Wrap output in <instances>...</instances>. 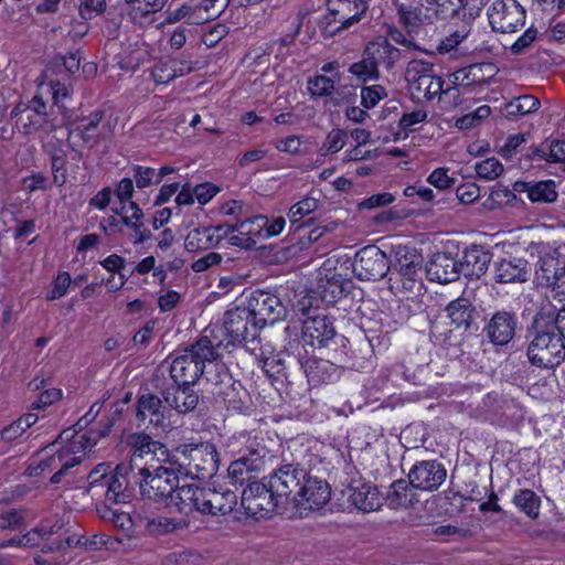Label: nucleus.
Masks as SVG:
<instances>
[{
	"label": "nucleus",
	"mask_w": 565,
	"mask_h": 565,
	"mask_svg": "<svg viewBox=\"0 0 565 565\" xmlns=\"http://www.w3.org/2000/svg\"><path fill=\"white\" fill-rule=\"evenodd\" d=\"M113 425L114 419H107L98 429L90 428L87 431L65 429L44 449L36 465L29 466L25 473L29 477H38L56 470L51 477V482L58 483L70 468L81 462L86 451H90L102 437L109 434Z\"/></svg>",
	"instance_id": "f257e3e1"
},
{
	"label": "nucleus",
	"mask_w": 565,
	"mask_h": 565,
	"mask_svg": "<svg viewBox=\"0 0 565 565\" xmlns=\"http://www.w3.org/2000/svg\"><path fill=\"white\" fill-rule=\"evenodd\" d=\"M221 344V341L215 344L204 335L182 350L170 367L171 377L178 388H189L196 383L203 374L205 363L214 362L220 358Z\"/></svg>",
	"instance_id": "f03ea898"
},
{
	"label": "nucleus",
	"mask_w": 565,
	"mask_h": 565,
	"mask_svg": "<svg viewBox=\"0 0 565 565\" xmlns=\"http://www.w3.org/2000/svg\"><path fill=\"white\" fill-rule=\"evenodd\" d=\"M180 468L182 465L178 463L177 455L158 465L150 462L149 467L143 468L142 473L134 478L139 484L141 497L153 501L162 500L166 503L183 479Z\"/></svg>",
	"instance_id": "7ed1b4c3"
},
{
	"label": "nucleus",
	"mask_w": 565,
	"mask_h": 565,
	"mask_svg": "<svg viewBox=\"0 0 565 565\" xmlns=\"http://www.w3.org/2000/svg\"><path fill=\"white\" fill-rule=\"evenodd\" d=\"M178 463L182 465L183 479L204 480L213 477L218 468V455L211 443L183 444L175 448Z\"/></svg>",
	"instance_id": "20e7f679"
},
{
	"label": "nucleus",
	"mask_w": 565,
	"mask_h": 565,
	"mask_svg": "<svg viewBox=\"0 0 565 565\" xmlns=\"http://www.w3.org/2000/svg\"><path fill=\"white\" fill-rule=\"evenodd\" d=\"M534 337L527 348V358L534 365L553 369L565 359L564 340L550 327H539L533 322Z\"/></svg>",
	"instance_id": "39448f33"
},
{
	"label": "nucleus",
	"mask_w": 565,
	"mask_h": 565,
	"mask_svg": "<svg viewBox=\"0 0 565 565\" xmlns=\"http://www.w3.org/2000/svg\"><path fill=\"white\" fill-rule=\"evenodd\" d=\"M103 111H94L70 129L67 140L77 158H81L82 153L76 147L83 146L88 149H97L100 146L108 147L111 135L110 126L103 124Z\"/></svg>",
	"instance_id": "423d86ee"
},
{
	"label": "nucleus",
	"mask_w": 565,
	"mask_h": 565,
	"mask_svg": "<svg viewBox=\"0 0 565 565\" xmlns=\"http://www.w3.org/2000/svg\"><path fill=\"white\" fill-rule=\"evenodd\" d=\"M405 77L414 99L430 100L444 93V81L434 74V66L430 63L420 60L411 61Z\"/></svg>",
	"instance_id": "0eeeda50"
},
{
	"label": "nucleus",
	"mask_w": 565,
	"mask_h": 565,
	"mask_svg": "<svg viewBox=\"0 0 565 565\" xmlns=\"http://www.w3.org/2000/svg\"><path fill=\"white\" fill-rule=\"evenodd\" d=\"M129 443L132 454L128 467L132 478L142 473L143 468L149 467L150 462L158 465L173 455L163 444L152 440L148 435H131Z\"/></svg>",
	"instance_id": "6e6552de"
},
{
	"label": "nucleus",
	"mask_w": 565,
	"mask_h": 565,
	"mask_svg": "<svg viewBox=\"0 0 565 565\" xmlns=\"http://www.w3.org/2000/svg\"><path fill=\"white\" fill-rule=\"evenodd\" d=\"M244 303L259 329L282 320L287 312L279 297L264 290L252 291Z\"/></svg>",
	"instance_id": "1a4fd4ad"
},
{
	"label": "nucleus",
	"mask_w": 565,
	"mask_h": 565,
	"mask_svg": "<svg viewBox=\"0 0 565 565\" xmlns=\"http://www.w3.org/2000/svg\"><path fill=\"white\" fill-rule=\"evenodd\" d=\"M353 273L360 280H380L390 270L386 254L375 245L361 248L354 256Z\"/></svg>",
	"instance_id": "9d476101"
},
{
	"label": "nucleus",
	"mask_w": 565,
	"mask_h": 565,
	"mask_svg": "<svg viewBox=\"0 0 565 565\" xmlns=\"http://www.w3.org/2000/svg\"><path fill=\"white\" fill-rule=\"evenodd\" d=\"M493 31L513 33L525 23V10L515 0H495L488 9Z\"/></svg>",
	"instance_id": "9b49d317"
},
{
	"label": "nucleus",
	"mask_w": 565,
	"mask_h": 565,
	"mask_svg": "<svg viewBox=\"0 0 565 565\" xmlns=\"http://www.w3.org/2000/svg\"><path fill=\"white\" fill-rule=\"evenodd\" d=\"M223 327L228 338L225 347L239 344L248 337L254 340L259 329L244 302L224 313Z\"/></svg>",
	"instance_id": "f8f14e48"
},
{
	"label": "nucleus",
	"mask_w": 565,
	"mask_h": 565,
	"mask_svg": "<svg viewBox=\"0 0 565 565\" xmlns=\"http://www.w3.org/2000/svg\"><path fill=\"white\" fill-rule=\"evenodd\" d=\"M333 322L324 315L307 317L302 322L301 339L305 347L328 349L335 345Z\"/></svg>",
	"instance_id": "ddd939ff"
},
{
	"label": "nucleus",
	"mask_w": 565,
	"mask_h": 565,
	"mask_svg": "<svg viewBox=\"0 0 565 565\" xmlns=\"http://www.w3.org/2000/svg\"><path fill=\"white\" fill-rule=\"evenodd\" d=\"M518 327L516 313L511 310H497L484 319L482 332L495 347L507 345L515 335Z\"/></svg>",
	"instance_id": "4468645a"
},
{
	"label": "nucleus",
	"mask_w": 565,
	"mask_h": 565,
	"mask_svg": "<svg viewBox=\"0 0 565 565\" xmlns=\"http://www.w3.org/2000/svg\"><path fill=\"white\" fill-rule=\"evenodd\" d=\"M294 497L292 503L303 511H313L322 508L330 499L329 484L308 475Z\"/></svg>",
	"instance_id": "2eb2a0df"
},
{
	"label": "nucleus",
	"mask_w": 565,
	"mask_h": 565,
	"mask_svg": "<svg viewBox=\"0 0 565 565\" xmlns=\"http://www.w3.org/2000/svg\"><path fill=\"white\" fill-rule=\"evenodd\" d=\"M447 470L437 460L417 461L408 472L409 483L423 491L437 490L446 480Z\"/></svg>",
	"instance_id": "dca6fc26"
},
{
	"label": "nucleus",
	"mask_w": 565,
	"mask_h": 565,
	"mask_svg": "<svg viewBox=\"0 0 565 565\" xmlns=\"http://www.w3.org/2000/svg\"><path fill=\"white\" fill-rule=\"evenodd\" d=\"M308 477L306 469L299 465L287 463L269 476L271 493L279 498H289L291 501L303 480Z\"/></svg>",
	"instance_id": "f3484780"
},
{
	"label": "nucleus",
	"mask_w": 565,
	"mask_h": 565,
	"mask_svg": "<svg viewBox=\"0 0 565 565\" xmlns=\"http://www.w3.org/2000/svg\"><path fill=\"white\" fill-rule=\"evenodd\" d=\"M370 0H329L328 9L333 21L340 23L337 32L345 30L362 20L369 9Z\"/></svg>",
	"instance_id": "a211bd4d"
},
{
	"label": "nucleus",
	"mask_w": 565,
	"mask_h": 565,
	"mask_svg": "<svg viewBox=\"0 0 565 565\" xmlns=\"http://www.w3.org/2000/svg\"><path fill=\"white\" fill-rule=\"evenodd\" d=\"M494 279L499 284L525 282L531 276V265L522 257L508 256L493 264Z\"/></svg>",
	"instance_id": "6ab92c4d"
},
{
	"label": "nucleus",
	"mask_w": 565,
	"mask_h": 565,
	"mask_svg": "<svg viewBox=\"0 0 565 565\" xmlns=\"http://www.w3.org/2000/svg\"><path fill=\"white\" fill-rule=\"evenodd\" d=\"M201 497L200 513L203 514H227L233 511L237 503L236 494L231 490H216L203 488Z\"/></svg>",
	"instance_id": "aec40b11"
},
{
	"label": "nucleus",
	"mask_w": 565,
	"mask_h": 565,
	"mask_svg": "<svg viewBox=\"0 0 565 565\" xmlns=\"http://www.w3.org/2000/svg\"><path fill=\"white\" fill-rule=\"evenodd\" d=\"M202 493L203 488H199L194 484L179 483L166 502V505L170 509H175L185 518L194 511L200 512V505L202 503L200 494Z\"/></svg>",
	"instance_id": "412c9836"
},
{
	"label": "nucleus",
	"mask_w": 565,
	"mask_h": 565,
	"mask_svg": "<svg viewBox=\"0 0 565 565\" xmlns=\"http://www.w3.org/2000/svg\"><path fill=\"white\" fill-rule=\"evenodd\" d=\"M564 267L565 258H562L555 249L543 247L540 250V258L535 268L537 284L551 287Z\"/></svg>",
	"instance_id": "4be33fe9"
},
{
	"label": "nucleus",
	"mask_w": 565,
	"mask_h": 565,
	"mask_svg": "<svg viewBox=\"0 0 565 565\" xmlns=\"http://www.w3.org/2000/svg\"><path fill=\"white\" fill-rule=\"evenodd\" d=\"M426 274L429 280L439 284L455 281L461 275L459 260L449 254H436L426 265Z\"/></svg>",
	"instance_id": "5701e85b"
},
{
	"label": "nucleus",
	"mask_w": 565,
	"mask_h": 565,
	"mask_svg": "<svg viewBox=\"0 0 565 565\" xmlns=\"http://www.w3.org/2000/svg\"><path fill=\"white\" fill-rule=\"evenodd\" d=\"M136 480L132 478L129 467L124 463L116 467L115 473L105 479V497L111 503H127L130 500L129 482Z\"/></svg>",
	"instance_id": "b1692460"
},
{
	"label": "nucleus",
	"mask_w": 565,
	"mask_h": 565,
	"mask_svg": "<svg viewBox=\"0 0 565 565\" xmlns=\"http://www.w3.org/2000/svg\"><path fill=\"white\" fill-rule=\"evenodd\" d=\"M513 190L519 193H526L532 203L550 204L558 198L556 183L553 180L542 181H516Z\"/></svg>",
	"instance_id": "393cba45"
},
{
	"label": "nucleus",
	"mask_w": 565,
	"mask_h": 565,
	"mask_svg": "<svg viewBox=\"0 0 565 565\" xmlns=\"http://www.w3.org/2000/svg\"><path fill=\"white\" fill-rule=\"evenodd\" d=\"M247 450L248 454L242 455L228 467V477L235 483H243L245 481V473L260 470L264 465V447H254V444H252Z\"/></svg>",
	"instance_id": "a878e982"
},
{
	"label": "nucleus",
	"mask_w": 565,
	"mask_h": 565,
	"mask_svg": "<svg viewBox=\"0 0 565 565\" xmlns=\"http://www.w3.org/2000/svg\"><path fill=\"white\" fill-rule=\"evenodd\" d=\"M397 13L399 21L409 31H415L423 24L431 23L435 15H437L434 8H430L423 2L415 1L408 3H398Z\"/></svg>",
	"instance_id": "bb28decb"
},
{
	"label": "nucleus",
	"mask_w": 565,
	"mask_h": 565,
	"mask_svg": "<svg viewBox=\"0 0 565 565\" xmlns=\"http://www.w3.org/2000/svg\"><path fill=\"white\" fill-rule=\"evenodd\" d=\"M491 255L479 245H472L463 253L459 260L460 271L469 278H480L488 270Z\"/></svg>",
	"instance_id": "cd10ccee"
},
{
	"label": "nucleus",
	"mask_w": 565,
	"mask_h": 565,
	"mask_svg": "<svg viewBox=\"0 0 565 565\" xmlns=\"http://www.w3.org/2000/svg\"><path fill=\"white\" fill-rule=\"evenodd\" d=\"M349 491V501L360 511H376L383 504V497L380 494L379 490L370 483L351 486Z\"/></svg>",
	"instance_id": "c85d7f7f"
},
{
	"label": "nucleus",
	"mask_w": 565,
	"mask_h": 565,
	"mask_svg": "<svg viewBox=\"0 0 565 565\" xmlns=\"http://www.w3.org/2000/svg\"><path fill=\"white\" fill-rule=\"evenodd\" d=\"M65 526L63 519L54 516L43 520L38 526L21 535V547H34L52 535L58 534Z\"/></svg>",
	"instance_id": "c756f323"
},
{
	"label": "nucleus",
	"mask_w": 565,
	"mask_h": 565,
	"mask_svg": "<svg viewBox=\"0 0 565 565\" xmlns=\"http://www.w3.org/2000/svg\"><path fill=\"white\" fill-rule=\"evenodd\" d=\"M447 317L457 328L469 329L476 319V308L468 298H457L446 307Z\"/></svg>",
	"instance_id": "7c9ffc66"
},
{
	"label": "nucleus",
	"mask_w": 565,
	"mask_h": 565,
	"mask_svg": "<svg viewBox=\"0 0 565 565\" xmlns=\"http://www.w3.org/2000/svg\"><path fill=\"white\" fill-rule=\"evenodd\" d=\"M122 212L125 215L122 216L121 222L132 230V239L134 244H142L151 237V232L146 227V225L141 222L143 216L142 210L139 205L130 201L129 205L122 206Z\"/></svg>",
	"instance_id": "2f4dec72"
},
{
	"label": "nucleus",
	"mask_w": 565,
	"mask_h": 565,
	"mask_svg": "<svg viewBox=\"0 0 565 565\" xmlns=\"http://www.w3.org/2000/svg\"><path fill=\"white\" fill-rule=\"evenodd\" d=\"M370 53L371 46L367 44L363 52L362 58L359 62L351 64L349 67V73L363 83L376 81L380 77V62L375 55Z\"/></svg>",
	"instance_id": "473e14b6"
},
{
	"label": "nucleus",
	"mask_w": 565,
	"mask_h": 565,
	"mask_svg": "<svg viewBox=\"0 0 565 565\" xmlns=\"http://www.w3.org/2000/svg\"><path fill=\"white\" fill-rule=\"evenodd\" d=\"M221 241L222 235H216L212 227L194 228L188 233L184 247L194 253L216 246Z\"/></svg>",
	"instance_id": "72a5a7b5"
},
{
	"label": "nucleus",
	"mask_w": 565,
	"mask_h": 565,
	"mask_svg": "<svg viewBox=\"0 0 565 565\" xmlns=\"http://www.w3.org/2000/svg\"><path fill=\"white\" fill-rule=\"evenodd\" d=\"M189 521L184 516L172 518L158 515L146 519V530L152 535H166L188 527Z\"/></svg>",
	"instance_id": "f704fd0d"
},
{
	"label": "nucleus",
	"mask_w": 565,
	"mask_h": 565,
	"mask_svg": "<svg viewBox=\"0 0 565 565\" xmlns=\"http://www.w3.org/2000/svg\"><path fill=\"white\" fill-rule=\"evenodd\" d=\"M535 326L550 327L565 341V308L555 311L551 306L543 307L535 316Z\"/></svg>",
	"instance_id": "c9c22d12"
},
{
	"label": "nucleus",
	"mask_w": 565,
	"mask_h": 565,
	"mask_svg": "<svg viewBox=\"0 0 565 565\" xmlns=\"http://www.w3.org/2000/svg\"><path fill=\"white\" fill-rule=\"evenodd\" d=\"M514 505L527 518L536 520L540 516L541 498L530 489H521L513 495Z\"/></svg>",
	"instance_id": "e433bc0d"
},
{
	"label": "nucleus",
	"mask_w": 565,
	"mask_h": 565,
	"mask_svg": "<svg viewBox=\"0 0 565 565\" xmlns=\"http://www.w3.org/2000/svg\"><path fill=\"white\" fill-rule=\"evenodd\" d=\"M428 428L423 423H413L406 426L401 433V441L407 449H418L420 447L426 450L429 448L426 446L428 440Z\"/></svg>",
	"instance_id": "4c0bfd02"
},
{
	"label": "nucleus",
	"mask_w": 565,
	"mask_h": 565,
	"mask_svg": "<svg viewBox=\"0 0 565 565\" xmlns=\"http://www.w3.org/2000/svg\"><path fill=\"white\" fill-rule=\"evenodd\" d=\"M164 402L179 413L193 411L199 402V395L195 391H163Z\"/></svg>",
	"instance_id": "58836bf2"
},
{
	"label": "nucleus",
	"mask_w": 565,
	"mask_h": 565,
	"mask_svg": "<svg viewBox=\"0 0 565 565\" xmlns=\"http://www.w3.org/2000/svg\"><path fill=\"white\" fill-rule=\"evenodd\" d=\"M541 106L540 99L533 95H522L513 98L504 107L505 117L514 119L535 113Z\"/></svg>",
	"instance_id": "ea45409f"
},
{
	"label": "nucleus",
	"mask_w": 565,
	"mask_h": 565,
	"mask_svg": "<svg viewBox=\"0 0 565 565\" xmlns=\"http://www.w3.org/2000/svg\"><path fill=\"white\" fill-rule=\"evenodd\" d=\"M302 367L308 379V383L311 386L317 387L321 384H328V380L331 377V374H329L328 371L333 370V364L324 360H308L302 364Z\"/></svg>",
	"instance_id": "a19ab883"
},
{
	"label": "nucleus",
	"mask_w": 565,
	"mask_h": 565,
	"mask_svg": "<svg viewBox=\"0 0 565 565\" xmlns=\"http://www.w3.org/2000/svg\"><path fill=\"white\" fill-rule=\"evenodd\" d=\"M29 113L35 115L34 121L23 122V134L39 130L47 121V107L41 95H35L28 104Z\"/></svg>",
	"instance_id": "79ce46f5"
},
{
	"label": "nucleus",
	"mask_w": 565,
	"mask_h": 565,
	"mask_svg": "<svg viewBox=\"0 0 565 565\" xmlns=\"http://www.w3.org/2000/svg\"><path fill=\"white\" fill-rule=\"evenodd\" d=\"M130 6L129 15L134 22L142 23L150 14L160 11L164 0H126Z\"/></svg>",
	"instance_id": "37998d69"
},
{
	"label": "nucleus",
	"mask_w": 565,
	"mask_h": 565,
	"mask_svg": "<svg viewBox=\"0 0 565 565\" xmlns=\"http://www.w3.org/2000/svg\"><path fill=\"white\" fill-rule=\"evenodd\" d=\"M266 492H271L270 486H266L260 482H250L242 493V505L247 513L257 516L259 504L255 503V500L260 498Z\"/></svg>",
	"instance_id": "c03bdc74"
},
{
	"label": "nucleus",
	"mask_w": 565,
	"mask_h": 565,
	"mask_svg": "<svg viewBox=\"0 0 565 565\" xmlns=\"http://www.w3.org/2000/svg\"><path fill=\"white\" fill-rule=\"evenodd\" d=\"M471 33V25L462 23L456 30L445 36L437 46L440 54H447L459 51L460 44L468 39Z\"/></svg>",
	"instance_id": "a18cd8bd"
},
{
	"label": "nucleus",
	"mask_w": 565,
	"mask_h": 565,
	"mask_svg": "<svg viewBox=\"0 0 565 565\" xmlns=\"http://www.w3.org/2000/svg\"><path fill=\"white\" fill-rule=\"evenodd\" d=\"M162 402L159 396L148 393L140 396L137 406V416L141 419L149 417L151 423L159 422Z\"/></svg>",
	"instance_id": "49530a36"
},
{
	"label": "nucleus",
	"mask_w": 565,
	"mask_h": 565,
	"mask_svg": "<svg viewBox=\"0 0 565 565\" xmlns=\"http://www.w3.org/2000/svg\"><path fill=\"white\" fill-rule=\"evenodd\" d=\"M372 55L377 57L380 64H385L391 68L393 64L401 57V51L393 46L387 40H377L369 43Z\"/></svg>",
	"instance_id": "de8ad7c7"
},
{
	"label": "nucleus",
	"mask_w": 565,
	"mask_h": 565,
	"mask_svg": "<svg viewBox=\"0 0 565 565\" xmlns=\"http://www.w3.org/2000/svg\"><path fill=\"white\" fill-rule=\"evenodd\" d=\"M267 225V217L256 215L246 220L236 222L237 233L245 235L247 238L255 239L263 238L265 227Z\"/></svg>",
	"instance_id": "09e8293b"
},
{
	"label": "nucleus",
	"mask_w": 565,
	"mask_h": 565,
	"mask_svg": "<svg viewBox=\"0 0 565 565\" xmlns=\"http://www.w3.org/2000/svg\"><path fill=\"white\" fill-rule=\"evenodd\" d=\"M385 382L383 385L391 386H403L405 384L408 385H419L420 383L415 380L414 374L408 373V369H406L403 364H395L390 369L384 371Z\"/></svg>",
	"instance_id": "8fccbe9b"
},
{
	"label": "nucleus",
	"mask_w": 565,
	"mask_h": 565,
	"mask_svg": "<svg viewBox=\"0 0 565 565\" xmlns=\"http://www.w3.org/2000/svg\"><path fill=\"white\" fill-rule=\"evenodd\" d=\"M347 141V131L340 128H334L327 135L324 141L319 148V153L323 157L337 153L344 148Z\"/></svg>",
	"instance_id": "3c124183"
},
{
	"label": "nucleus",
	"mask_w": 565,
	"mask_h": 565,
	"mask_svg": "<svg viewBox=\"0 0 565 565\" xmlns=\"http://www.w3.org/2000/svg\"><path fill=\"white\" fill-rule=\"evenodd\" d=\"M264 373L269 380V385L274 388H280L287 385H294V382L288 380L280 364H275V359H267L264 362Z\"/></svg>",
	"instance_id": "603ef678"
},
{
	"label": "nucleus",
	"mask_w": 565,
	"mask_h": 565,
	"mask_svg": "<svg viewBox=\"0 0 565 565\" xmlns=\"http://www.w3.org/2000/svg\"><path fill=\"white\" fill-rule=\"evenodd\" d=\"M475 171L479 179L492 181L499 178L503 171V164L497 158H488L475 166Z\"/></svg>",
	"instance_id": "864d4df0"
},
{
	"label": "nucleus",
	"mask_w": 565,
	"mask_h": 565,
	"mask_svg": "<svg viewBox=\"0 0 565 565\" xmlns=\"http://www.w3.org/2000/svg\"><path fill=\"white\" fill-rule=\"evenodd\" d=\"M319 206V201L315 198L307 196L297 202L289 209L288 218L292 224L298 223L302 217L316 211Z\"/></svg>",
	"instance_id": "5fc2aeb1"
},
{
	"label": "nucleus",
	"mask_w": 565,
	"mask_h": 565,
	"mask_svg": "<svg viewBox=\"0 0 565 565\" xmlns=\"http://www.w3.org/2000/svg\"><path fill=\"white\" fill-rule=\"evenodd\" d=\"M308 90L312 96H330L334 92V81L324 75H316L308 81Z\"/></svg>",
	"instance_id": "6e6d98bb"
},
{
	"label": "nucleus",
	"mask_w": 565,
	"mask_h": 565,
	"mask_svg": "<svg viewBox=\"0 0 565 565\" xmlns=\"http://www.w3.org/2000/svg\"><path fill=\"white\" fill-rule=\"evenodd\" d=\"M482 70L481 64H473L469 67L461 68L452 74L454 84L459 86H470L477 82H480L479 73Z\"/></svg>",
	"instance_id": "4d7b16f0"
},
{
	"label": "nucleus",
	"mask_w": 565,
	"mask_h": 565,
	"mask_svg": "<svg viewBox=\"0 0 565 565\" xmlns=\"http://www.w3.org/2000/svg\"><path fill=\"white\" fill-rule=\"evenodd\" d=\"M132 177L138 189H145L158 184L154 169L143 166H134L131 168Z\"/></svg>",
	"instance_id": "13d9d810"
},
{
	"label": "nucleus",
	"mask_w": 565,
	"mask_h": 565,
	"mask_svg": "<svg viewBox=\"0 0 565 565\" xmlns=\"http://www.w3.org/2000/svg\"><path fill=\"white\" fill-rule=\"evenodd\" d=\"M468 2L469 0H434L436 14L444 19L457 14Z\"/></svg>",
	"instance_id": "bf43d9fd"
},
{
	"label": "nucleus",
	"mask_w": 565,
	"mask_h": 565,
	"mask_svg": "<svg viewBox=\"0 0 565 565\" xmlns=\"http://www.w3.org/2000/svg\"><path fill=\"white\" fill-rule=\"evenodd\" d=\"M151 76L157 84H168L175 78L172 61H159L151 71Z\"/></svg>",
	"instance_id": "052dcab7"
},
{
	"label": "nucleus",
	"mask_w": 565,
	"mask_h": 565,
	"mask_svg": "<svg viewBox=\"0 0 565 565\" xmlns=\"http://www.w3.org/2000/svg\"><path fill=\"white\" fill-rule=\"evenodd\" d=\"M386 96V89L381 85L366 86L361 90L362 105L365 108H373Z\"/></svg>",
	"instance_id": "680f3d73"
},
{
	"label": "nucleus",
	"mask_w": 565,
	"mask_h": 565,
	"mask_svg": "<svg viewBox=\"0 0 565 565\" xmlns=\"http://www.w3.org/2000/svg\"><path fill=\"white\" fill-rule=\"evenodd\" d=\"M47 92L52 96L53 106L57 107L60 111H64L66 109L64 100L70 97L68 87L60 82H50Z\"/></svg>",
	"instance_id": "e2e57ef3"
},
{
	"label": "nucleus",
	"mask_w": 565,
	"mask_h": 565,
	"mask_svg": "<svg viewBox=\"0 0 565 565\" xmlns=\"http://www.w3.org/2000/svg\"><path fill=\"white\" fill-rule=\"evenodd\" d=\"M427 182L438 190H447L455 184V179L448 174L447 168H437L428 175Z\"/></svg>",
	"instance_id": "0e129e2a"
},
{
	"label": "nucleus",
	"mask_w": 565,
	"mask_h": 565,
	"mask_svg": "<svg viewBox=\"0 0 565 565\" xmlns=\"http://www.w3.org/2000/svg\"><path fill=\"white\" fill-rule=\"evenodd\" d=\"M72 284L71 275L67 271H61L54 279L53 288L47 295V300H55L64 297Z\"/></svg>",
	"instance_id": "69168bd1"
},
{
	"label": "nucleus",
	"mask_w": 565,
	"mask_h": 565,
	"mask_svg": "<svg viewBox=\"0 0 565 565\" xmlns=\"http://www.w3.org/2000/svg\"><path fill=\"white\" fill-rule=\"evenodd\" d=\"M456 196L462 204H471L480 196V188L476 183H465L457 188Z\"/></svg>",
	"instance_id": "338daca9"
},
{
	"label": "nucleus",
	"mask_w": 565,
	"mask_h": 565,
	"mask_svg": "<svg viewBox=\"0 0 565 565\" xmlns=\"http://www.w3.org/2000/svg\"><path fill=\"white\" fill-rule=\"evenodd\" d=\"M24 521V514L20 510H9L0 514V530H12Z\"/></svg>",
	"instance_id": "774afa93"
}]
</instances>
